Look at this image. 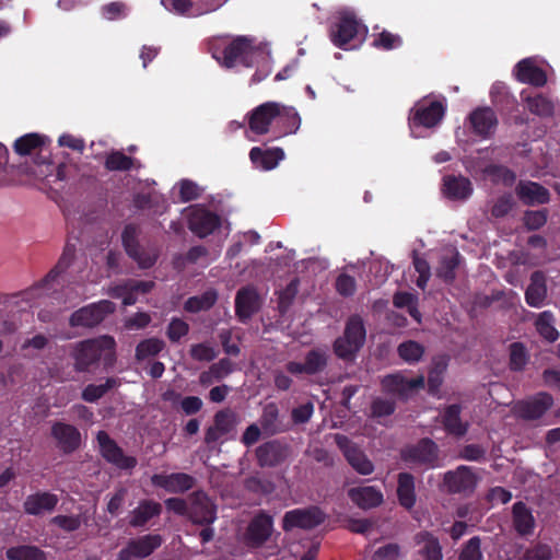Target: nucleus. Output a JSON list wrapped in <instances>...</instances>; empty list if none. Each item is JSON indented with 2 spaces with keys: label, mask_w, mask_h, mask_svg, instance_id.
<instances>
[{
  "label": "nucleus",
  "mask_w": 560,
  "mask_h": 560,
  "mask_svg": "<svg viewBox=\"0 0 560 560\" xmlns=\"http://www.w3.org/2000/svg\"><path fill=\"white\" fill-rule=\"evenodd\" d=\"M115 339L106 335L80 341L72 353L74 370L77 372H88L98 363L102 357L106 362L113 361L115 358Z\"/></svg>",
  "instance_id": "nucleus-1"
},
{
  "label": "nucleus",
  "mask_w": 560,
  "mask_h": 560,
  "mask_svg": "<svg viewBox=\"0 0 560 560\" xmlns=\"http://www.w3.org/2000/svg\"><path fill=\"white\" fill-rule=\"evenodd\" d=\"M277 120L289 128H298L300 118L293 107L276 102H267L258 106L250 116V128L257 133H265L272 120Z\"/></svg>",
  "instance_id": "nucleus-2"
},
{
  "label": "nucleus",
  "mask_w": 560,
  "mask_h": 560,
  "mask_svg": "<svg viewBox=\"0 0 560 560\" xmlns=\"http://www.w3.org/2000/svg\"><path fill=\"white\" fill-rule=\"evenodd\" d=\"M208 51L225 69L245 66V36L211 38L208 42Z\"/></svg>",
  "instance_id": "nucleus-3"
},
{
  "label": "nucleus",
  "mask_w": 560,
  "mask_h": 560,
  "mask_svg": "<svg viewBox=\"0 0 560 560\" xmlns=\"http://www.w3.org/2000/svg\"><path fill=\"white\" fill-rule=\"evenodd\" d=\"M365 329L359 317H352L347 323L345 334L335 341L336 354L343 359H351L363 346Z\"/></svg>",
  "instance_id": "nucleus-4"
},
{
  "label": "nucleus",
  "mask_w": 560,
  "mask_h": 560,
  "mask_svg": "<svg viewBox=\"0 0 560 560\" xmlns=\"http://www.w3.org/2000/svg\"><path fill=\"white\" fill-rule=\"evenodd\" d=\"M138 236L139 228L129 223L122 230L121 242L127 255L137 261L141 269H149L156 262L158 255L141 247Z\"/></svg>",
  "instance_id": "nucleus-5"
},
{
  "label": "nucleus",
  "mask_w": 560,
  "mask_h": 560,
  "mask_svg": "<svg viewBox=\"0 0 560 560\" xmlns=\"http://www.w3.org/2000/svg\"><path fill=\"white\" fill-rule=\"evenodd\" d=\"M115 304L108 300H102L81 307L70 316V326L72 327H95L102 323L108 314L114 313Z\"/></svg>",
  "instance_id": "nucleus-6"
},
{
  "label": "nucleus",
  "mask_w": 560,
  "mask_h": 560,
  "mask_svg": "<svg viewBox=\"0 0 560 560\" xmlns=\"http://www.w3.org/2000/svg\"><path fill=\"white\" fill-rule=\"evenodd\" d=\"M96 441L100 446V453L107 463L122 470L133 469L137 466V458L126 455L106 431H98Z\"/></svg>",
  "instance_id": "nucleus-7"
},
{
  "label": "nucleus",
  "mask_w": 560,
  "mask_h": 560,
  "mask_svg": "<svg viewBox=\"0 0 560 560\" xmlns=\"http://www.w3.org/2000/svg\"><path fill=\"white\" fill-rule=\"evenodd\" d=\"M188 518L199 525H211L217 520V506L202 490L194 491L188 495Z\"/></svg>",
  "instance_id": "nucleus-8"
},
{
  "label": "nucleus",
  "mask_w": 560,
  "mask_h": 560,
  "mask_svg": "<svg viewBox=\"0 0 560 560\" xmlns=\"http://www.w3.org/2000/svg\"><path fill=\"white\" fill-rule=\"evenodd\" d=\"M50 435L55 440L58 450L65 455L73 454L82 445L81 432L70 423L54 422L50 428Z\"/></svg>",
  "instance_id": "nucleus-9"
},
{
  "label": "nucleus",
  "mask_w": 560,
  "mask_h": 560,
  "mask_svg": "<svg viewBox=\"0 0 560 560\" xmlns=\"http://www.w3.org/2000/svg\"><path fill=\"white\" fill-rule=\"evenodd\" d=\"M151 483L168 493L182 494L196 486V478L186 472L154 474Z\"/></svg>",
  "instance_id": "nucleus-10"
},
{
  "label": "nucleus",
  "mask_w": 560,
  "mask_h": 560,
  "mask_svg": "<svg viewBox=\"0 0 560 560\" xmlns=\"http://www.w3.org/2000/svg\"><path fill=\"white\" fill-rule=\"evenodd\" d=\"M335 441L342 451L350 466L360 475H370L374 471L373 463L362 450L354 445L347 436L337 434Z\"/></svg>",
  "instance_id": "nucleus-11"
},
{
  "label": "nucleus",
  "mask_w": 560,
  "mask_h": 560,
  "mask_svg": "<svg viewBox=\"0 0 560 560\" xmlns=\"http://www.w3.org/2000/svg\"><path fill=\"white\" fill-rule=\"evenodd\" d=\"M324 520L325 514L318 508L296 509L284 514L283 529H311L322 524Z\"/></svg>",
  "instance_id": "nucleus-12"
},
{
  "label": "nucleus",
  "mask_w": 560,
  "mask_h": 560,
  "mask_svg": "<svg viewBox=\"0 0 560 560\" xmlns=\"http://www.w3.org/2000/svg\"><path fill=\"white\" fill-rule=\"evenodd\" d=\"M553 404L552 397L547 393H539L530 399L518 401L513 410L523 419L534 420L540 418Z\"/></svg>",
  "instance_id": "nucleus-13"
},
{
  "label": "nucleus",
  "mask_w": 560,
  "mask_h": 560,
  "mask_svg": "<svg viewBox=\"0 0 560 560\" xmlns=\"http://www.w3.org/2000/svg\"><path fill=\"white\" fill-rule=\"evenodd\" d=\"M59 498L49 491H37L28 494L23 502L24 513L32 516H40L51 513L58 505Z\"/></svg>",
  "instance_id": "nucleus-14"
},
{
  "label": "nucleus",
  "mask_w": 560,
  "mask_h": 560,
  "mask_svg": "<svg viewBox=\"0 0 560 560\" xmlns=\"http://www.w3.org/2000/svg\"><path fill=\"white\" fill-rule=\"evenodd\" d=\"M382 385L386 393L406 398L417 389L424 386V377L420 375L412 380H408L401 374H392L383 378Z\"/></svg>",
  "instance_id": "nucleus-15"
},
{
  "label": "nucleus",
  "mask_w": 560,
  "mask_h": 560,
  "mask_svg": "<svg viewBox=\"0 0 560 560\" xmlns=\"http://www.w3.org/2000/svg\"><path fill=\"white\" fill-rule=\"evenodd\" d=\"M161 513V503L151 499H143L129 512L128 525L132 528H143L151 520L159 517Z\"/></svg>",
  "instance_id": "nucleus-16"
},
{
  "label": "nucleus",
  "mask_w": 560,
  "mask_h": 560,
  "mask_svg": "<svg viewBox=\"0 0 560 560\" xmlns=\"http://www.w3.org/2000/svg\"><path fill=\"white\" fill-rule=\"evenodd\" d=\"M257 66L258 72L253 75L254 82H259L270 72V50L267 44L252 45L247 38V67Z\"/></svg>",
  "instance_id": "nucleus-17"
},
{
  "label": "nucleus",
  "mask_w": 560,
  "mask_h": 560,
  "mask_svg": "<svg viewBox=\"0 0 560 560\" xmlns=\"http://www.w3.org/2000/svg\"><path fill=\"white\" fill-rule=\"evenodd\" d=\"M477 481V476L467 466H459L456 470L448 471L444 476V485L451 492L472 491Z\"/></svg>",
  "instance_id": "nucleus-18"
},
{
  "label": "nucleus",
  "mask_w": 560,
  "mask_h": 560,
  "mask_svg": "<svg viewBox=\"0 0 560 560\" xmlns=\"http://www.w3.org/2000/svg\"><path fill=\"white\" fill-rule=\"evenodd\" d=\"M220 217L207 209H197L192 211L189 218V229L199 237L210 235L220 226Z\"/></svg>",
  "instance_id": "nucleus-19"
},
{
  "label": "nucleus",
  "mask_w": 560,
  "mask_h": 560,
  "mask_svg": "<svg viewBox=\"0 0 560 560\" xmlns=\"http://www.w3.org/2000/svg\"><path fill=\"white\" fill-rule=\"evenodd\" d=\"M162 544L163 537L160 534H147L129 539L124 549L139 560L150 557Z\"/></svg>",
  "instance_id": "nucleus-20"
},
{
  "label": "nucleus",
  "mask_w": 560,
  "mask_h": 560,
  "mask_svg": "<svg viewBox=\"0 0 560 560\" xmlns=\"http://www.w3.org/2000/svg\"><path fill=\"white\" fill-rule=\"evenodd\" d=\"M350 500L362 510H370L381 505L384 495L380 489L373 486L351 488L348 491Z\"/></svg>",
  "instance_id": "nucleus-21"
},
{
  "label": "nucleus",
  "mask_w": 560,
  "mask_h": 560,
  "mask_svg": "<svg viewBox=\"0 0 560 560\" xmlns=\"http://www.w3.org/2000/svg\"><path fill=\"white\" fill-rule=\"evenodd\" d=\"M359 22L350 13H343L335 30L331 31V40L338 47H343L352 40L359 32Z\"/></svg>",
  "instance_id": "nucleus-22"
},
{
  "label": "nucleus",
  "mask_w": 560,
  "mask_h": 560,
  "mask_svg": "<svg viewBox=\"0 0 560 560\" xmlns=\"http://www.w3.org/2000/svg\"><path fill=\"white\" fill-rule=\"evenodd\" d=\"M515 77L522 83L542 86L547 82L545 71L530 58L521 60L515 67Z\"/></svg>",
  "instance_id": "nucleus-23"
},
{
  "label": "nucleus",
  "mask_w": 560,
  "mask_h": 560,
  "mask_svg": "<svg viewBox=\"0 0 560 560\" xmlns=\"http://www.w3.org/2000/svg\"><path fill=\"white\" fill-rule=\"evenodd\" d=\"M443 115L444 108L439 102H431L429 105L419 104L413 109L412 124L433 127L442 119Z\"/></svg>",
  "instance_id": "nucleus-24"
},
{
  "label": "nucleus",
  "mask_w": 560,
  "mask_h": 560,
  "mask_svg": "<svg viewBox=\"0 0 560 560\" xmlns=\"http://www.w3.org/2000/svg\"><path fill=\"white\" fill-rule=\"evenodd\" d=\"M272 530V521L266 514H259L247 527V545H260L270 536Z\"/></svg>",
  "instance_id": "nucleus-25"
},
{
  "label": "nucleus",
  "mask_w": 560,
  "mask_h": 560,
  "mask_svg": "<svg viewBox=\"0 0 560 560\" xmlns=\"http://www.w3.org/2000/svg\"><path fill=\"white\" fill-rule=\"evenodd\" d=\"M249 158L258 168L269 171L275 168L284 158V153L280 148L260 149L253 148Z\"/></svg>",
  "instance_id": "nucleus-26"
},
{
  "label": "nucleus",
  "mask_w": 560,
  "mask_h": 560,
  "mask_svg": "<svg viewBox=\"0 0 560 560\" xmlns=\"http://www.w3.org/2000/svg\"><path fill=\"white\" fill-rule=\"evenodd\" d=\"M443 192L450 199L465 200L472 192L471 183L463 176H446Z\"/></svg>",
  "instance_id": "nucleus-27"
},
{
  "label": "nucleus",
  "mask_w": 560,
  "mask_h": 560,
  "mask_svg": "<svg viewBox=\"0 0 560 560\" xmlns=\"http://www.w3.org/2000/svg\"><path fill=\"white\" fill-rule=\"evenodd\" d=\"M516 191L520 199L527 205L546 203L549 200L548 190L534 182H521Z\"/></svg>",
  "instance_id": "nucleus-28"
},
{
  "label": "nucleus",
  "mask_w": 560,
  "mask_h": 560,
  "mask_svg": "<svg viewBox=\"0 0 560 560\" xmlns=\"http://www.w3.org/2000/svg\"><path fill=\"white\" fill-rule=\"evenodd\" d=\"M547 298V285L545 276L541 272H534L530 283L525 292V299L529 306L540 307Z\"/></svg>",
  "instance_id": "nucleus-29"
},
{
  "label": "nucleus",
  "mask_w": 560,
  "mask_h": 560,
  "mask_svg": "<svg viewBox=\"0 0 560 560\" xmlns=\"http://www.w3.org/2000/svg\"><path fill=\"white\" fill-rule=\"evenodd\" d=\"M470 122L475 132L481 136H488L494 130L498 120L493 110L486 107L472 112Z\"/></svg>",
  "instance_id": "nucleus-30"
},
{
  "label": "nucleus",
  "mask_w": 560,
  "mask_h": 560,
  "mask_svg": "<svg viewBox=\"0 0 560 560\" xmlns=\"http://www.w3.org/2000/svg\"><path fill=\"white\" fill-rule=\"evenodd\" d=\"M141 164L138 160L118 150L109 152L104 162V167L109 172H128L133 168L138 170Z\"/></svg>",
  "instance_id": "nucleus-31"
},
{
  "label": "nucleus",
  "mask_w": 560,
  "mask_h": 560,
  "mask_svg": "<svg viewBox=\"0 0 560 560\" xmlns=\"http://www.w3.org/2000/svg\"><path fill=\"white\" fill-rule=\"evenodd\" d=\"M285 456L284 447L278 442H268L256 450V457L260 466H275Z\"/></svg>",
  "instance_id": "nucleus-32"
},
{
  "label": "nucleus",
  "mask_w": 560,
  "mask_h": 560,
  "mask_svg": "<svg viewBox=\"0 0 560 560\" xmlns=\"http://www.w3.org/2000/svg\"><path fill=\"white\" fill-rule=\"evenodd\" d=\"M406 458L420 464H433L438 457L436 445L430 440H422L406 453Z\"/></svg>",
  "instance_id": "nucleus-33"
},
{
  "label": "nucleus",
  "mask_w": 560,
  "mask_h": 560,
  "mask_svg": "<svg viewBox=\"0 0 560 560\" xmlns=\"http://www.w3.org/2000/svg\"><path fill=\"white\" fill-rule=\"evenodd\" d=\"M75 256V245L67 243L63 252L56 264V266L46 275L40 281V287H46L48 283L55 281L62 272H65L73 261Z\"/></svg>",
  "instance_id": "nucleus-34"
},
{
  "label": "nucleus",
  "mask_w": 560,
  "mask_h": 560,
  "mask_svg": "<svg viewBox=\"0 0 560 560\" xmlns=\"http://www.w3.org/2000/svg\"><path fill=\"white\" fill-rule=\"evenodd\" d=\"M513 524L520 535H528L533 533L535 520L532 512L522 502L513 505Z\"/></svg>",
  "instance_id": "nucleus-35"
},
{
  "label": "nucleus",
  "mask_w": 560,
  "mask_h": 560,
  "mask_svg": "<svg viewBox=\"0 0 560 560\" xmlns=\"http://www.w3.org/2000/svg\"><path fill=\"white\" fill-rule=\"evenodd\" d=\"M218 301V292L209 289L200 295L188 298L184 303V310L189 313H199L210 310Z\"/></svg>",
  "instance_id": "nucleus-36"
},
{
  "label": "nucleus",
  "mask_w": 560,
  "mask_h": 560,
  "mask_svg": "<svg viewBox=\"0 0 560 560\" xmlns=\"http://www.w3.org/2000/svg\"><path fill=\"white\" fill-rule=\"evenodd\" d=\"M8 560H46V553L37 546L20 545L10 547L5 551Z\"/></svg>",
  "instance_id": "nucleus-37"
},
{
  "label": "nucleus",
  "mask_w": 560,
  "mask_h": 560,
  "mask_svg": "<svg viewBox=\"0 0 560 560\" xmlns=\"http://www.w3.org/2000/svg\"><path fill=\"white\" fill-rule=\"evenodd\" d=\"M397 494L402 506L410 509L416 502L413 478L409 474H400L398 478Z\"/></svg>",
  "instance_id": "nucleus-38"
},
{
  "label": "nucleus",
  "mask_w": 560,
  "mask_h": 560,
  "mask_svg": "<svg viewBox=\"0 0 560 560\" xmlns=\"http://www.w3.org/2000/svg\"><path fill=\"white\" fill-rule=\"evenodd\" d=\"M163 4L177 14L199 16L207 12H198L202 0H162Z\"/></svg>",
  "instance_id": "nucleus-39"
},
{
  "label": "nucleus",
  "mask_w": 560,
  "mask_h": 560,
  "mask_svg": "<svg viewBox=\"0 0 560 560\" xmlns=\"http://www.w3.org/2000/svg\"><path fill=\"white\" fill-rule=\"evenodd\" d=\"M417 544L420 546V553L425 560H442L441 546L436 538L428 533L417 536Z\"/></svg>",
  "instance_id": "nucleus-40"
},
{
  "label": "nucleus",
  "mask_w": 560,
  "mask_h": 560,
  "mask_svg": "<svg viewBox=\"0 0 560 560\" xmlns=\"http://www.w3.org/2000/svg\"><path fill=\"white\" fill-rule=\"evenodd\" d=\"M119 382L116 377L106 378L103 384H89L82 390V399L86 402H95L101 399L105 394H107L110 389L118 386Z\"/></svg>",
  "instance_id": "nucleus-41"
},
{
  "label": "nucleus",
  "mask_w": 560,
  "mask_h": 560,
  "mask_svg": "<svg viewBox=\"0 0 560 560\" xmlns=\"http://www.w3.org/2000/svg\"><path fill=\"white\" fill-rule=\"evenodd\" d=\"M44 144V137L38 133H26L14 141L13 149L21 156L30 155Z\"/></svg>",
  "instance_id": "nucleus-42"
},
{
  "label": "nucleus",
  "mask_w": 560,
  "mask_h": 560,
  "mask_svg": "<svg viewBox=\"0 0 560 560\" xmlns=\"http://www.w3.org/2000/svg\"><path fill=\"white\" fill-rule=\"evenodd\" d=\"M165 347V342L156 337L141 340L136 347L135 358L143 361L158 355Z\"/></svg>",
  "instance_id": "nucleus-43"
},
{
  "label": "nucleus",
  "mask_w": 560,
  "mask_h": 560,
  "mask_svg": "<svg viewBox=\"0 0 560 560\" xmlns=\"http://www.w3.org/2000/svg\"><path fill=\"white\" fill-rule=\"evenodd\" d=\"M443 423L445 430L451 434L464 435L467 431V424L459 419V407L455 405L446 408L443 415Z\"/></svg>",
  "instance_id": "nucleus-44"
},
{
  "label": "nucleus",
  "mask_w": 560,
  "mask_h": 560,
  "mask_svg": "<svg viewBox=\"0 0 560 560\" xmlns=\"http://www.w3.org/2000/svg\"><path fill=\"white\" fill-rule=\"evenodd\" d=\"M555 317L551 312L545 311L540 313L536 319V329L546 340L552 342L558 339L559 332L553 326Z\"/></svg>",
  "instance_id": "nucleus-45"
},
{
  "label": "nucleus",
  "mask_w": 560,
  "mask_h": 560,
  "mask_svg": "<svg viewBox=\"0 0 560 560\" xmlns=\"http://www.w3.org/2000/svg\"><path fill=\"white\" fill-rule=\"evenodd\" d=\"M327 363V353L325 350L314 349L305 358L306 374L320 372Z\"/></svg>",
  "instance_id": "nucleus-46"
},
{
  "label": "nucleus",
  "mask_w": 560,
  "mask_h": 560,
  "mask_svg": "<svg viewBox=\"0 0 560 560\" xmlns=\"http://www.w3.org/2000/svg\"><path fill=\"white\" fill-rule=\"evenodd\" d=\"M526 106L529 112L539 116H550L553 113L552 102L542 95L527 97Z\"/></svg>",
  "instance_id": "nucleus-47"
},
{
  "label": "nucleus",
  "mask_w": 560,
  "mask_h": 560,
  "mask_svg": "<svg viewBox=\"0 0 560 560\" xmlns=\"http://www.w3.org/2000/svg\"><path fill=\"white\" fill-rule=\"evenodd\" d=\"M458 253L450 250L441 260V266L438 269V276L445 281H452L455 277L454 270L458 265Z\"/></svg>",
  "instance_id": "nucleus-48"
},
{
  "label": "nucleus",
  "mask_w": 560,
  "mask_h": 560,
  "mask_svg": "<svg viewBox=\"0 0 560 560\" xmlns=\"http://www.w3.org/2000/svg\"><path fill=\"white\" fill-rule=\"evenodd\" d=\"M188 332L189 325L178 317H173L166 327V336L173 343L178 342L183 337H186Z\"/></svg>",
  "instance_id": "nucleus-49"
},
{
  "label": "nucleus",
  "mask_w": 560,
  "mask_h": 560,
  "mask_svg": "<svg viewBox=\"0 0 560 560\" xmlns=\"http://www.w3.org/2000/svg\"><path fill=\"white\" fill-rule=\"evenodd\" d=\"M398 353L404 361L413 363L422 357L423 347L416 341L409 340L398 347Z\"/></svg>",
  "instance_id": "nucleus-50"
},
{
  "label": "nucleus",
  "mask_w": 560,
  "mask_h": 560,
  "mask_svg": "<svg viewBox=\"0 0 560 560\" xmlns=\"http://www.w3.org/2000/svg\"><path fill=\"white\" fill-rule=\"evenodd\" d=\"M189 354L195 361L210 362L217 358L218 351L209 343L201 342L192 345Z\"/></svg>",
  "instance_id": "nucleus-51"
},
{
  "label": "nucleus",
  "mask_w": 560,
  "mask_h": 560,
  "mask_svg": "<svg viewBox=\"0 0 560 560\" xmlns=\"http://www.w3.org/2000/svg\"><path fill=\"white\" fill-rule=\"evenodd\" d=\"M50 523L67 533H72L80 528L82 521L80 515H56Z\"/></svg>",
  "instance_id": "nucleus-52"
},
{
  "label": "nucleus",
  "mask_w": 560,
  "mask_h": 560,
  "mask_svg": "<svg viewBox=\"0 0 560 560\" xmlns=\"http://www.w3.org/2000/svg\"><path fill=\"white\" fill-rule=\"evenodd\" d=\"M402 39L398 34L390 33L388 31L381 32L377 37L374 39L373 45L377 48H383L386 50L395 49L401 46Z\"/></svg>",
  "instance_id": "nucleus-53"
},
{
  "label": "nucleus",
  "mask_w": 560,
  "mask_h": 560,
  "mask_svg": "<svg viewBox=\"0 0 560 560\" xmlns=\"http://www.w3.org/2000/svg\"><path fill=\"white\" fill-rule=\"evenodd\" d=\"M394 305L397 307H408L409 314L420 322V314L416 307V298L411 293L399 292L394 296Z\"/></svg>",
  "instance_id": "nucleus-54"
},
{
  "label": "nucleus",
  "mask_w": 560,
  "mask_h": 560,
  "mask_svg": "<svg viewBox=\"0 0 560 560\" xmlns=\"http://www.w3.org/2000/svg\"><path fill=\"white\" fill-rule=\"evenodd\" d=\"M486 174L497 183H503L504 185H512L515 180V175L503 166H489L486 170Z\"/></svg>",
  "instance_id": "nucleus-55"
},
{
  "label": "nucleus",
  "mask_w": 560,
  "mask_h": 560,
  "mask_svg": "<svg viewBox=\"0 0 560 560\" xmlns=\"http://www.w3.org/2000/svg\"><path fill=\"white\" fill-rule=\"evenodd\" d=\"M400 558V548L397 544H387L377 548L372 560H398Z\"/></svg>",
  "instance_id": "nucleus-56"
},
{
  "label": "nucleus",
  "mask_w": 560,
  "mask_h": 560,
  "mask_svg": "<svg viewBox=\"0 0 560 560\" xmlns=\"http://www.w3.org/2000/svg\"><path fill=\"white\" fill-rule=\"evenodd\" d=\"M127 493H128V491L124 487H119L118 489H116V491L114 492V494L110 497L109 501L107 502V506H106V510L110 515L116 516L120 512V510L125 503Z\"/></svg>",
  "instance_id": "nucleus-57"
},
{
  "label": "nucleus",
  "mask_w": 560,
  "mask_h": 560,
  "mask_svg": "<svg viewBox=\"0 0 560 560\" xmlns=\"http://www.w3.org/2000/svg\"><path fill=\"white\" fill-rule=\"evenodd\" d=\"M213 424L224 434L230 433L234 428V417L229 410H220L215 413Z\"/></svg>",
  "instance_id": "nucleus-58"
},
{
  "label": "nucleus",
  "mask_w": 560,
  "mask_h": 560,
  "mask_svg": "<svg viewBox=\"0 0 560 560\" xmlns=\"http://www.w3.org/2000/svg\"><path fill=\"white\" fill-rule=\"evenodd\" d=\"M482 553L480 550V540L478 537H472L464 547L459 560H481Z\"/></svg>",
  "instance_id": "nucleus-59"
},
{
  "label": "nucleus",
  "mask_w": 560,
  "mask_h": 560,
  "mask_svg": "<svg viewBox=\"0 0 560 560\" xmlns=\"http://www.w3.org/2000/svg\"><path fill=\"white\" fill-rule=\"evenodd\" d=\"M413 265L419 273L416 283L419 288L424 289L431 276L430 266L425 259L418 256L415 257Z\"/></svg>",
  "instance_id": "nucleus-60"
},
{
  "label": "nucleus",
  "mask_w": 560,
  "mask_h": 560,
  "mask_svg": "<svg viewBox=\"0 0 560 560\" xmlns=\"http://www.w3.org/2000/svg\"><path fill=\"white\" fill-rule=\"evenodd\" d=\"M164 504L168 511L174 512L177 515L188 517L189 513V501L178 497H172L164 501Z\"/></svg>",
  "instance_id": "nucleus-61"
},
{
  "label": "nucleus",
  "mask_w": 560,
  "mask_h": 560,
  "mask_svg": "<svg viewBox=\"0 0 560 560\" xmlns=\"http://www.w3.org/2000/svg\"><path fill=\"white\" fill-rule=\"evenodd\" d=\"M126 5L120 1H113L102 7V14L107 20H117L125 16Z\"/></svg>",
  "instance_id": "nucleus-62"
},
{
  "label": "nucleus",
  "mask_w": 560,
  "mask_h": 560,
  "mask_svg": "<svg viewBox=\"0 0 560 560\" xmlns=\"http://www.w3.org/2000/svg\"><path fill=\"white\" fill-rule=\"evenodd\" d=\"M511 365L515 369H522L527 360L525 348L521 343H513L510 348Z\"/></svg>",
  "instance_id": "nucleus-63"
},
{
  "label": "nucleus",
  "mask_w": 560,
  "mask_h": 560,
  "mask_svg": "<svg viewBox=\"0 0 560 560\" xmlns=\"http://www.w3.org/2000/svg\"><path fill=\"white\" fill-rule=\"evenodd\" d=\"M179 197L184 202L197 199L199 197L198 186L191 180H182L179 185Z\"/></svg>",
  "instance_id": "nucleus-64"
}]
</instances>
